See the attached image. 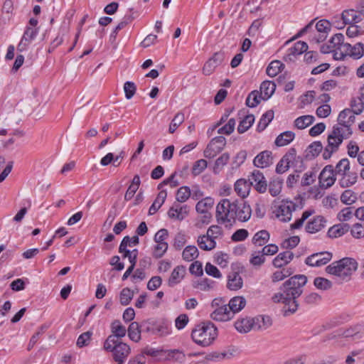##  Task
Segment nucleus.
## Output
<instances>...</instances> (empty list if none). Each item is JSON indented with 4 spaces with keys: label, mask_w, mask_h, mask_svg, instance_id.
<instances>
[{
    "label": "nucleus",
    "mask_w": 364,
    "mask_h": 364,
    "mask_svg": "<svg viewBox=\"0 0 364 364\" xmlns=\"http://www.w3.org/2000/svg\"><path fill=\"white\" fill-rule=\"evenodd\" d=\"M354 124V117L348 110L341 111L338 117V124L333 127L327 137V145L323 152V158L328 159L336 152L344 139L353 134L351 127Z\"/></svg>",
    "instance_id": "obj_1"
},
{
    "label": "nucleus",
    "mask_w": 364,
    "mask_h": 364,
    "mask_svg": "<svg viewBox=\"0 0 364 364\" xmlns=\"http://www.w3.org/2000/svg\"><path fill=\"white\" fill-rule=\"evenodd\" d=\"M358 267V264L355 259L344 257L333 262L326 267L325 270L327 274L333 276L338 284H343L351 279Z\"/></svg>",
    "instance_id": "obj_2"
},
{
    "label": "nucleus",
    "mask_w": 364,
    "mask_h": 364,
    "mask_svg": "<svg viewBox=\"0 0 364 364\" xmlns=\"http://www.w3.org/2000/svg\"><path fill=\"white\" fill-rule=\"evenodd\" d=\"M280 291L272 296V301L274 303L284 304L282 309L284 316H288L294 314L299 306L296 299L302 294L303 289L287 286L285 282L280 287Z\"/></svg>",
    "instance_id": "obj_3"
},
{
    "label": "nucleus",
    "mask_w": 364,
    "mask_h": 364,
    "mask_svg": "<svg viewBox=\"0 0 364 364\" xmlns=\"http://www.w3.org/2000/svg\"><path fill=\"white\" fill-rule=\"evenodd\" d=\"M217 336V328L210 321L197 325L191 332L193 341L202 347L210 346Z\"/></svg>",
    "instance_id": "obj_4"
},
{
    "label": "nucleus",
    "mask_w": 364,
    "mask_h": 364,
    "mask_svg": "<svg viewBox=\"0 0 364 364\" xmlns=\"http://www.w3.org/2000/svg\"><path fill=\"white\" fill-rule=\"evenodd\" d=\"M114 338H106L103 349L112 353V358L117 364H124L131 353V348L126 343L114 341Z\"/></svg>",
    "instance_id": "obj_5"
},
{
    "label": "nucleus",
    "mask_w": 364,
    "mask_h": 364,
    "mask_svg": "<svg viewBox=\"0 0 364 364\" xmlns=\"http://www.w3.org/2000/svg\"><path fill=\"white\" fill-rule=\"evenodd\" d=\"M235 202L231 203L228 199H223L216 206L215 217L218 223L231 224L234 223V210Z\"/></svg>",
    "instance_id": "obj_6"
},
{
    "label": "nucleus",
    "mask_w": 364,
    "mask_h": 364,
    "mask_svg": "<svg viewBox=\"0 0 364 364\" xmlns=\"http://www.w3.org/2000/svg\"><path fill=\"white\" fill-rule=\"evenodd\" d=\"M211 307L213 311L210 314V318L216 321H228L233 318L232 311L230 308L225 304L221 298H216L212 301Z\"/></svg>",
    "instance_id": "obj_7"
},
{
    "label": "nucleus",
    "mask_w": 364,
    "mask_h": 364,
    "mask_svg": "<svg viewBox=\"0 0 364 364\" xmlns=\"http://www.w3.org/2000/svg\"><path fill=\"white\" fill-rule=\"evenodd\" d=\"M302 207L291 200H282L275 205L274 213L276 217L282 222H288L291 219L292 213Z\"/></svg>",
    "instance_id": "obj_8"
},
{
    "label": "nucleus",
    "mask_w": 364,
    "mask_h": 364,
    "mask_svg": "<svg viewBox=\"0 0 364 364\" xmlns=\"http://www.w3.org/2000/svg\"><path fill=\"white\" fill-rule=\"evenodd\" d=\"M328 48L332 49L333 57L336 60H343V53H346L349 47L348 43H344V36L342 33L335 34L329 42Z\"/></svg>",
    "instance_id": "obj_9"
},
{
    "label": "nucleus",
    "mask_w": 364,
    "mask_h": 364,
    "mask_svg": "<svg viewBox=\"0 0 364 364\" xmlns=\"http://www.w3.org/2000/svg\"><path fill=\"white\" fill-rule=\"evenodd\" d=\"M226 139L223 136L213 138L203 151V156L208 159H213L220 154L225 147Z\"/></svg>",
    "instance_id": "obj_10"
},
{
    "label": "nucleus",
    "mask_w": 364,
    "mask_h": 364,
    "mask_svg": "<svg viewBox=\"0 0 364 364\" xmlns=\"http://www.w3.org/2000/svg\"><path fill=\"white\" fill-rule=\"evenodd\" d=\"M333 257L330 252H320L306 257L305 263L311 267H321L329 262Z\"/></svg>",
    "instance_id": "obj_11"
},
{
    "label": "nucleus",
    "mask_w": 364,
    "mask_h": 364,
    "mask_svg": "<svg viewBox=\"0 0 364 364\" xmlns=\"http://www.w3.org/2000/svg\"><path fill=\"white\" fill-rule=\"evenodd\" d=\"M336 175L332 165L326 166L319 174L320 186L323 188L332 186L336 180Z\"/></svg>",
    "instance_id": "obj_12"
},
{
    "label": "nucleus",
    "mask_w": 364,
    "mask_h": 364,
    "mask_svg": "<svg viewBox=\"0 0 364 364\" xmlns=\"http://www.w3.org/2000/svg\"><path fill=\"white\" fill-rule=\"evenodd\" d=\"M296 159V151L294 148H291L281 159L276 166L277 173L286 172L291 165H293Z\"/></svg>",
    "instance_id": "obj_13"
},
{
    "label": "nucleus",
    "mask_w": 364,
    "mask_h": 364,
    "mask_svg": "<svg viewBox=\"0 0 364 364\" xmlns=\"http://www.w3.org/2000/svg\"><path fill=\"white\" fill-rule=\"evenodd\" d=\"M234 211V222L236 219L240 222H246L250 220L252 215L251 207L245 202H235V208Z\"/></svg>",
    "instance_id": "obj_14"
},
{
    "label": "nucleus",
    "mask_w": 364,
    "mask_h": 364,
    "mask_svg": "<svg viewBox=\"0 0 364 364\" xmlns=\"http://www.w3.org/2000/svg\"><path fill=\"white\" fill-rule=\"evenodd\" d=\"M224 53L216 52L209 58L203 65V73L209 75L215 70V69L223 61Z\"/></svg>",
    "instance_id": "obj_15"
},
{
    "label": "nucleus",
    "mask_w": 364,
    "mask_h": 364,
    "mask_svg": "<svg viewBox=\"0 0 364 364\" xmlns=\"http://www.w3.org/2000/svg\"><path fill=\"white\" fill-rule=\"evenodd\" d=\"M38 32V29L37 28L27 26L21 40L17 46V50L20 52L26 50L33 40L36 38Z\"/></svg>",
    "instance_id": "obj_16"
},
{
    "label": "nucleus",
    "mask_w": 364,
    "mask_h": 364,
    "mask_svg": "<svg viewBox=\"0 0 364 364\" xmlns=\"http://www.w3.org/2000/svg\"><path fill=\"white\" fill-rule=\"evenodd\" d=\"M250 186H253L259 193H264L267 184L262 172L255 170L249 177Z\"/></svg>",
    "instance_id": "obj_17"
},
{
    "label": "nucleus",
    "mask_w": 364,
    "mask_h": 364,
    "mask_svg": "<svg viewBox=\"0 0 364 364\" xmlns=\"http://www.w3.org/2000/svg\"><path fill=\"white\" fill-rule=\"evenodd\" d=\"M235 350L233 348H228L223 351H214L205 355V359L208 361L219 362L224 360H230L235 355Z\"/></svg>",
    "instance_id": "obj_18"
},
{
    "label": "nucleus",
    "mask_w": 364,
    "mask_h": 364,
    "mask_svg": "<svg viewBox=\"0 0 364 364\" xmlns=\"http://www.w3.org/2000/svg\"><path fill=\"white\" fill-rule=\"evenodd\" d=\"M189 207L187 205H181L174 204L168 211V215L171 219L183 220L188 214Z\"/></svg>",
    "instance_id": "obj_19"
},
{
    "label": "nucleus",
    "mask_w": 364,
    "mask_h": 364,
    "mask_svg": "<svg viewBox=\"0 0 364 364\" xmlns=\"http://www.w3.org/2000/svg\"><path fill=\"white\" fill-rule=\"evenodd\" d=\"M255 166L261 168H267L273 164L272 153L270 151H263L258 154L253 160Z\"/></svg>",
    "instance_id": "obj_20"
},
{
    "label": "nucleus",
    "mask_w": 364,
    "mask_h": 364,
    "mask_svg": "<svg viewBox=\"0 0 364 364\" xmlns=\"http://www.w3.org/2000/svg\"><path fill=\"white\" fill-rule=\"evenodd\" d=\"M364 14L361 11H355L354 9H348L343 11L341 18L343 24H355L363 20Z\"/></svg>",
    "instance_id": "obj_21"
},
{
    "label": "nucleus",
    "mask_w": 364,
    "mask_h": 364,
    "mask_svg": "<svg viewBox=\"0 0 364 364\" xmlns=\"http://www.w3.org/2000/svg\"><path fill=\"white\" fill-rule=\"evenodd\" d=\"M326 225V220L321 215L316 216L306 225V230L309 233H316L322 230Z\"/></svg>",
    "instance_id": "obj_22"
},
{
    "label": "nucleus",
    "mask_w": 364,
    "mask_h": 364,
    "mask_svg": "<svg viewBox=\"0 0 364 364\" xmlns=\"http://www.w3.org/2000/svg\"><path fill=\"white\" fill-rule=\"evenodd\" d=\"M186 274V268L182 265L176 267L172 271L171 276L168 281L169 287H174L179 284L183 279Z\"/></svg>",
    "instance_id": "obj_23"
},
{
    "label": "nucleus",
    "mask_w": 364,
    "mask_h": 364,
    "mask_svg": "<svg viewBox=\"0 0 364 364\" xmlns=\"http://www.w3.org/2000/svg\"><path fill=\"white\" fill-rule=\"evenodd\" d=\"M112 334L107 338H114V341H120L119 339L125 336L127 329L120 321H114L111 326Z\"/></svg>",
    "instance_id": "obj_24"
},
{
    "label": "nucleus",
    "mask_w": 364,
    "mask_h": 364,
    "mask_svg": "<svg viewBox=\"0 0 364 364\" xmlns=\"http://www.w3.org/2000/svg\"><path fill=\"white\" fill-rule=\"evenodd\" d=\"M294 258V254L291 251H285L279 253L272 261L273 265L277 268H281L289 264Z\"/></svg>",
    "instance_id": "obj_25"
},
{
    "label": "nucleus",
    "mask_w": 364,
    "mask_h": 364,
    "mask_svg": "<svg viewBox=\"0 0 364 364\" xmlns=\"http://www.w3.org/2000/svg\"><path fill=\"white\" fill-rule=\"evenodd\" d=\"M254 331H264L269 328L272 321L268 316H257L253 318Z\"/></svg>",
    "instance_id": "obj_26"
},
{
    "label": "nucleus",
    "mask_w": 364,
    "mask_h": 364,
    "mask_svg": "<svg viewBox=\"0 0 364 364\" xmlns=\"http://www.w3.org/2000/svg\"><path fill=\"white\" fill-rule=\"evenodd\" d=\"M164 354L166 356V359L169 361L183 363L186 360V355L180 349L165 350Z\"/></svg>",
    "instance_id": "obj_27"
},
{
    "label": "nucleus",
    "mask_w": 364,
    "mask_h": 364,
    "mask_svg": "<svg viewBox=\"0 0 364 364\" xmlns=\"http://www.w3.org/2000/svg\"><path fill=\"white\" fill-rule=\"evenodd\" d=\"M235 327L240 333H247L254 330L253 318L246 317L238 319L235 323Z\"/></svg>",
    "instance_id": "obj_28"
},
{
    "label": "nucleus",
    "mask_w": 364,
    "mask_h": 364,
    "mask_svg": "<svg viewBox=\"0 0 364 364\" xmlns=\"http://www.w3.org/2000/svg\"><path fill=\"white\" fill-rule=\"evenodd\" d=\"M364 55V45L362 43H357L353 46L349 43V47L346 53H343V59L351 57L353 59H360Z\"/></svg>",
    "instance_id": "obj_29"
},
{
    "label": "nucleus",
    "mask_w": 364,
    "mask_h": 364,
    "mask_svg": "<svg viewBox=\"0 0 364 364\" xmlns=\"http://www.w3.org/2000/svg\"><path fill=\"white\" fill-rule=\"evenodd\" d=\"M243 281L237 272H232L228 275L227 287L232 291H237L242 287Z\"/></svg>",
    "instance_id": "obj_30"
},
{
    "label": "nucleus",
    "mask_w": 364,
    "mask_h": 364,
    "mask_svg": "<svg viewBox=\"0 0 364 364\" xmlns=\"http://www.w3.org/2000/svg\"><path fill=\"white\" fill-rule=\"evenodd\" d=\"M228 307L232 311V316L240 311L246 305V300L243 296H235L228 303Z\"/></svg>",
    "instance_id": "obj_31"
},
{
    "label": "nucleus",
    "mask_w": 364,
    "mask_h": 364,
    "mask_svg": "<svg viewBox=\"0 0 364 364\" xmlns=\"http://www.w3.org/2000/svg\"><path fill=\"white\" fill-rule=\"evenodd\" d=\"M276 85L274 82L265 80L260 85V93L262 99L268 100L275 92Z\"/></svg>",
    "instance_id": "obj_32"
},
{
    "label": "nucleus",
    "mask_w": 364,
    "mask_h": 364,
    "mask_svg": "<svg viewBox=\"0 0 364 364\" xmlns=\"http://www.w3.org/2000/svg\"><path fill=\"white\" fill-rule=\"evenodd\" d=\"M338 184L342 188H348L357 182L358 175L355 172H348L339 176Z\"/></svg>",
    "instance_id": "obj_33"
},
{
    "label": "nucleus",
    "mask_w": 364,
    "mask_h": 364,
    "mask_svg": "<svg viewBox=\"0 0 364 364\" xmlns=\"http://www.w3.org/2000/svg\"><path fill=\"white\" fill-rule=\"evenodd\" d=\"M199 247L205 251H210L215 247L216 242L206 233V235H200L197 240Z\"/></svg>",
    "instance_id": "obj_34"
},
{
    "label": "nucleus",
    "mask_w": 364,
    "mask_h": 364,
    "mask_svg": "<svg viewBox=\"0 0 364 364\" xmlns=\"http://www.w3.org/2000/svg\"><path fill=\"white\" fill-rule=\"evenodd\" d=\"M250 183L245 179H239L235 183V191L242 198L248 196L250 190Z\"/></svg>",
    "instance_id": "obj_35"
},
{
    "label": "nucleus",
    "mask_w": 364,
    "mask_h": 364,
    "mask_svg": "<svg viewBox=\"0 0 364 364\" xmlns=\"http://www.w3.org/2000/svg\"><path fill=\"white\" fill-rule=\"evenodd\" d=\"M230 156L228 153L225 152L221 154L214 162L213 166V172L215 174H219L224 168L225 166L227 165Z\"/></svg>",
    "instance_id": "obj_36"
},
{
    "label": "nucleus",
    "mask_w": 364,
    "mask_h": 364,
    "mask_svg": "<svg viewBox=\"0 0 364 364\" xmlns=\"http://www.w3.org/2000/svg\"><path fill=\"white\" fill-rule=\"evenodd\" d=\"M214 205V200L210 197H206L198 201L196 205V210L198 213L210 212Z\"/></svg>",
    "instance_id": "obj_37"
},
{
    "label": "nucleus",
    "mask_w": 364,
    "mask_h": 364,
    "mask_svg": "<svg viewBox=\"0 0 364 364\" xmlns=\"http://www.w3.org/2000/svg\"><path fill=\"white\" fill-rule=\"evenodd\" d=\"M307 282V277L304 274H297L290 277L288 280L286 281V284L288 286H292L293 287H296L300 289H303L302 288L305 286Z\"/></svg>",
    "instance_id": "obj_38"
},
{
    "label": "nucleus",
    "mask_w": 364,
    "mask_h": 364,
    "mask_svg": "<svg viewBox=\"0 0 364 364\" xmlns=\"http://www.w3.org/2000/svg\"><path fill=\"white\" fill-rule=\"evenodd\" d=\"M295 134L291 131H286L280 134L275 139V144L277 146H283L289 144L294 140Z\"/></svg>",
    "instance_id": "obj_39"
},
{
    "label": "nucleus",
    "mask_w": 364,
    "mask_h": 364,
    "mask_svg": "<svg viewBox=\"0 0 364 364\" xmlns=\"http://www.w3.org/2000/svg\"><path fill=\"white\" fill-rule=\"evenodd\" d=\"M167 196V193L166 191H161L159 193L156 198L151 205L149 210V214L153 215L164 204Z\"/></svg>",
    "instance_id": "obj_40"
},
{
    "label": "nucleus",
    "mask_w": 364,
    "mask_h": 364,
    "mask_svg": "<svg viewBox=\"0 0 364 364\" xmlns=\"http://www.w3.org/2000/svg\"><path fill=\"white\" fill-rule=\"evenodd\" d=\"M269 233L267 230H262L255 234L252 241L254 245L260 247L264 245L269 241Z\"/></svg>",
    "instance_id": "obj_41"
},
{
    "label": "nucleus",
    "mask_w": 364,
    "mask_h": 364,
    "mask_svg": "<svg viewBox=\"0 0 364 364\" xmlns=\"http://www.w3.org/2000/svg\"><path fill=\"white\" fill-rule=\"evenodd\" d=\"M199 252L195 245L186 247L182 252V257L185 261L192 262L198 257Z\"/></svg>",
    "instance_id": "obj_42"
},
{
    "label": "nucleus",
    "mask_w": 364,
    "mask_h": 364,
    "mask_svg": "<svg viewBox=\"0 0 364 364\" xmlns=\"http://www.w3.org/2000/svg\"><path fill=\"white\" fill-rule=\"evenodd\" d=\"M314 121V117L312 115L301 116L294 120V126L299 129H304L312 124Z\"/></svg>",
    "instance_id": "obj_43"
},
{
    "label": "nucleus",
    "mask_w": 364,
    "mask_h": 364,
    "mask_svg": "<svg viewBox=\"0 0 364 364\" xmlns=\"http://www.w3.org/2000/svg\"><path fill=\"white\" fill-rule=\"evenodd\" d=\"M284 68V65L279 60L272 61L267 68L266 73L271 77H275Z\"/></svg>",
    "instance_id": "obj_44"
},
{
    "label": "nucleus",
    "mask_w": 364,
    "mask_h": 364,
    "mask_svg": "<svg viewBox=\"0 0 364 364\" xmlns=\"http://www.w3.org/2000/svg\"><path fill=\"white\" fill-rule=\"evenodd\" d=\"M128 336L129 338L134 341L139 342L141 339L140 326L137 322H132L129 325L128 330Z\"/></svg>",
    "instance_id": "obj_45"
},
{
    "label": "nucleus",
    "mask_w": 364,
    "mask_h": 364,
    "mask_svg": "<svg viewBox=\"0 0 364 364\" xmlns=\"http://www.w3.org/2000/svg\"><path fill=\"white\" fill-rule=\"evenodd\" d=\"M293 271L291 268H283L280 270L275 271L271 276V279L273 283H276L284 280L285 278L291 276Z\"/></svg>",
    "instance_id": "obj_46"
},
{
    "label": "nucleus",
    "mask_w": 364,
    "mask_h": 364,
    "mask_svg": "<svg viewBox=\"0 0 364 364\" xmlns=\"http://www.w3.org/2000/svg\"><path fill=\"white\" fill-rule=\"evenodd\" d=\"M350 105H351L352 109H345L344 110H348L353 114V116L354 117V122H355V115L359 114L363 112V110L364 109V103L362 100V98H356V99L352 100Z\"/></svg>",
    "instance_id": "obj_47"
},
{
    "label": "nucleus",
    "mask_w": 364,
    "mask_h": 364,
    "mask_svg": "<svg viewBox=\"0 0 364 364\" xmlns=\"http://www.w3.org/2000/svg\"><path fill=\"white\" fill-rule=\"evenodd\" d=\"M274 118V112L272 110L267 111L261 117L258 125L257 130L263 131Z\"/></svg>",
    "instance_id": "obj_48"
},
{
    "label": "nucleus",
    "mask_w": 364,
    "mask_h": 364,
    "mask_svg": "<svg viewBox=\"0 0 364 364\" xmlns=\"http://www.w3.org/2000/svg\"><path fill=\"white\" fill-rule=\"evenodd\" d=\"M336 175H341L350 172V161L348 159H342L340 160L335 168H333Z\"/></svg>",
    "instance_id": "obj_49"
},
{
    "label": "nucleus",
    "mask_w": 364,
    "mask_h": 364,
    "mask_svg": "<svg viewBox=\"0 0 364 364\" xmlns=\"http://www.w3.org/2000/svg\"><path fill=\"white\" fill-rule=\"evenodd\" d=\"M255 117L252 114L247 115L239 124L237 131L242 134L245 132L254 123Z\"/></svg>",
    "instance_id": "obj_50"
},
{
    "label": "nucleus",
    "mask_w": 364,
    "mask_h": 364,
    "mask_svg": "<svg viewBox=\"0 0 364 364\" xmlns=\"http://www.w3.org/2000/svg\"><path fill=\"white\" fill-rule=\"evenodd\" d=\"M314 284L318 289L323 291L330 289L333 286L331 281L321 277H318L314 279Z\"/></svg>",
    "instance_id": "obj_51"
},
{
    "label": "nucleus",
    "mask_w": 364,
    "mask_h": 364,
    "mask_svg": "<svg viewBox=\"0 0 364 364\" xmlns=\"http://www.w3.org/2000/svg\"><path fill=\"white\" fill-rule=\"evenodd\" d=\"M356 200L357 196L355 193L350 189L346 190L341 196V200L345 204H353Z\"/></svg>",
    "instance_id": "obj_52"
},
{
    "label": "nucleus",
    "mask_w": 364,
    "mask_h": 364,
    "mask_svg": "<svg viewBox=\"0 0 364 364\" xmlns=\"http://www.w3.org/2000/svg\"><path fill=\"white\" fill-rule=\"evenodd\" d=\"M134 296V292L129 288H124L119 295V301L122 305L126 306L129 304Z\"/></svg>",
    "instance_id": "obj_53"
},
{
    "label": "nucleus",
    "mask_w": 364,
    "mask_h": 364,
    "mask_svg": "<svg viewBox=\"0 0 364 364\" xmlns=\"http://www.w3.org/2000/svg\"><path fill=\"white\" fill-rule=\"evenodd\" d=\"M260 99H262L261 93L259 94L257 90L252 91L249 94L246 104L250 107H255L260 102Z\"/></svg>",
    "instance_id": "obj_54"
},
{
    "label": "nucleus",
    "mask_w": 364,
    "mask_h": 364,
    "mask_svg": "<svg viewBox=\"0 0 364 364\" xmlns=\"http://www.w3.org/2000/svg\"><path fill=\"white\" fill-rule=\"evenodd\" d=\"M323 149V145L321 141H314L307 148V156L315 157L318 156Z\"/></svg>",
    "instance_id": "obj_55"
},
{
    "label": "nucleus",
    "mask_w": 364,
    "mask_h": 364,
    "mask_svg": "<svg viewBox=\"0 0 364 364\" xmlns=\"http://www.w3.org/2000/svg\"><path fill=\"white\" fill-rule=\"evenodd\" d=\"M208 166V162L205 159H199L196 161L192 167L191 173L193 176L200 174Z\"/></svg>",
    "instance_id": "obj_56"
},
{
    "label": "nucleus",
    "mask_w": 364,
    "mask_h": 364,
    "mask_svg": "<svg viewBox=\"0 0 364 364\" xmlns=\"http://www.w3.org/2000/svg\"><path fill=\"white\" fill-rule=\"evenodd\" d=\"M184 119L185 117L183 113H177L169 125V132L171 134L174 133L176 129L183 122Z\"/></svg>",
    "instance_id": "obj_57"
},
{
    "label": "nucleus",
    "mask_w": 364,
    "mask_h": 364,
    "mask_svg": "<svg viewBox=\"0 0 364 364\" xmlns=\"http://www.w3.org/2000/svg\"><path fill=\"white\" fill-rule=\"evenodd\" d=\"M191 196V190L188 186L181 187L176 193V200L180 203L186 202Z\"/></svg>",
    "instance_id": "obj_58"
},
{
    "label": "nucleus",
    "mask_w": 364,
    "mask_h": 364,
    "mask_svg": "<svg viewBox=\"0 0 364 364\" xmlns=\"http://www.w3.org/2000/svg\"><path fill=\"white\" fill-rule=\"evenodd\" d=\"M347 231L346 225H336L331 227L328 232L331 237H338L343 235Z\"/></svg>",
    "instance_id": "obj_59"
},
{
    "label": "nucleus",
    "mask_w": 364,
    "mask_h": 364,
    "mask_svg": "<svg viewBox=\"0 0 364 364\" xmlns=\"http://www.w3.org/2000/svg\"><path fill=\"white\" fill-rule=\"evenodd\" d=\"M92 336V331H87L80 334L77 340V346H78L79 348H82L88 346L90 343Z\"/></svg>",
    "instance_id": "obj_60"
},
{
    "label": "nucleus",
    "mask_w": 364,
    "mask_h": 364,
    "mask_svg": "<svg viewBox=\"0 0 364 364\" xmlns=\"http://www.w3.org/2000/svg\"><path fill=\"white\" fill-rule=\"evenodd\" d=\"M168 245L167 242H161L156 244L153 250V256L156 258H161L167 251Z\"/></svg>",
    "instance_id": "obj_61"
},
{
    "label": "nucleus",
    "mask_w": 364,
    "mask_h": 364,
    "mask_svg": "<svg viewBox=\"0 0 364 364\" xmlns=\"http://www.w3.org/2000/svg\"><path fill=\"white\" fill-rule=\"evenodd\" d=\"M265 262L264 256L260 251L254 252L252 254V257L250 259V262L254 267H260Z\"/></svg>",
    "instance_id": "obj_62"
},
{
    "label": "nucleus",
    "mask_w": 364,
    "mask_h": 364,
    "mask_svg": "<svg viewBox=\"0 0 364 364\" xmlns=\"http://www.w3.org/2000/svg\"><path fill=\"white\" fill-rule=\"evenodd\" d=\"M351 235L355 238H361L364 237V223L359 222L354 224L351 228Z\"/></svg>",
    "instance_id": "obj_63"
},
{
    "label": "nucleus",
    "mask_w": 364,
    "mask_h": 364,
    "mask_svg": "<svg viewBox=\"0 0 364 364\" xmlns=\"http://www.w3.org/2000/svg\"><path fill=\"white\" fill-rule=\"evenodd\" d=\"M282 188V181L281 180H273L269 183V192L272 196H277L280 193Z\"/></svg>",
    "instance_id": "obj_64"
}]
</instances>
